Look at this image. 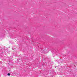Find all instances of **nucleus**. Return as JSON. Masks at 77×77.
Masks as SVG:
<instances>
[{"mask_svg": "<svg viewBox=\"0 0 77 77\" xmlns=\"http://www.w3.org/2000/svg\"><path fill=\"white\" fill-rule=\"evenodd\" d=\"M45 50H43V53H44L45 54V53H46V52H45Z\"/></svg>", "mask_w": 77, "mask_h": 77, "instance_id": "obj_1", "label": "nucleus"}, {"mask_svg": "<svg viewBox=\"0 0 77 77\" xmlns=\"http://www.w3.org/2000/svg\"><path fill=\"white\" fill-rule=\"evenodd\" d=\"M36 43H35V44H36Z\"/></svg>", "mask_w": 77, "mask_h": 77, "instance_id": "obj_4", "label": "nucleus"}, {"mask_svg": "<svg viewBox=\"0 0 77 77\" xmlns=\"http://www.w3.org/2000/svg\"><path fill=\"white\" fill-rule=\"evenodd\" d=\"M11 75V74H10V73H8V75Z\"/></svg>", "mask_w": 77, "mask_h": 77, "instance_id": "obj_2", "label": "nucleus"}, {"mask_svg": "<svg viewBox=\"0 0 77 77\" xmlns=\"http://www.w3.org/2000/svg\"><path fill=\"white\" fill-rule=\"evenodd\" d=\"M53 53H54V54L55 53L54 52H53Z\"/></svg>", "mask_w": 77, "mask_h": 77, "instance_id": "obj_3", "label": "nucleus"}]
</instances>
